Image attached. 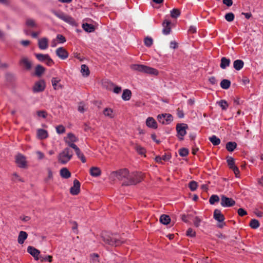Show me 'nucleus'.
<instances>
[{
  "instance_id": "nucleus-1",
  "label": "nucleus",
  "mask_w": 263,
  "mask_h": 263,
  "mask_svg": "<svg viewBox=\"0 0 263 263\" xmlns=\"http://www.w3.org/2000/svg\"><path fill=\"white\" fill-rule=\"evenodd\" d=\"M110 178L113 180L117 179L122 181L123 185H131L141 182L142 180V174L140 172L130 173L127 169L123 168L111 172Z\"/></svg>"
},
{
  "instance_id": "nucleus-2",
  "label": "nucleus",
  "mask_w": 263,
  "mask_h": 263,
  "mask_svg": "<svg viewBox=\"0 0 263 263\" xmlns=\"http://www.w3.org/2000/svg\"><path fill=\"white\" fill-rule=\"evenodd\" d=\"M102 240L106 245L117 247L121 245L123 241L119 238L117 234H108L103 233L101 236Z\"/></svg>"
},
{
  "instance_id": "nucleus-3",
  "label": "nucleus",
  "mask_w": 263,
  "mask_h": 263,
  "mask_svg": "<svg viewBox=\"0 0 263 263\" xmlns=\"http://www.w3.org/2000/svg\"><path fill=\"white\" fill-rule=\"evenodd\" d=\"M131 68L134 70L149 74L157 75L158 74V71L157 69L144 65L134 64L131 65Z\"/></svg>"
},
{
  "instance_id": "nucleus-4",
  "label": "nucleus",
  "mask_w": 263,
  "mask_h": 263,
  "mask_svg": "<svg viewBox=\"0 0 263 263\" xmlns=\"http://www.w3.org/2000/svg\"><path fill=\"white\" fill-rule=\"evenodd\" d=\"M73 154L70 148L66 147L58 156V161L61 164H66L72 157Z\"/></svg>"
},
{
  "instance_id": "nucleus-5",
  "label": "nucleus",
  "mask_w": 263,
  "mask_h": 263,
  "mask_svg": "<svg viewBox=\"0 0 263 263\" xmlns=\"http://www.w3.org/2000/svg\"><path fill=\"white\" fill-rule=\"evenodd\" d=\"M51 12L57 17L62 20L65 22L72 26L76 25V23L74 19L71 16L66 14L64 12L61 11H55L54 10H52Z\"/></svg>"
},
{
  "instance_id": "nucleus-6",
  "label": "nucleus",
  "mask_w": 263,
  "mask_h": 263,
  "mask_svg": "<svg viewBox=\"0 0 263 263\" xmlns=\"http://www.w3.org/2000/svg\"><path fill=\"white\" fill-rule=\"evenodd\" d=\"M19 65L25 71H29L33 68V62L27 57H22L19 61Z\"/></svg>"
},
{
  "instance_id": "nucleus-7",
  "label": "nucleus",
  "mask_w": 263,
  "mask_h": 263,
  "mask_svg": "<svg viewBox=\"0 0 263 263\" xmlns=\"http://www.w3.org/2000/svg\"><path fill=\"white\" fill-rule=\"evenodd\" d=\"M26 28L24 29V32L25 34L28 35L31 33V30L37 27V24L33 19L27 18L25 22Z\"/></svg>"
},
{
  "instance_id": "nucleus-8",
  "label": "nucleus",
  "mask_w": 263,
  "mask_h": 263,
  "mask_svg": "<svg viewBox=\"0 0 263 263\" xmlns=\"http://www.w3.org/2000/svg\"><path fill=\"white\" fill-rule=\"evenodd\" d=\"M36 58L40 62H44L49 66H51L54 64L53 61L50 58V56L47 54L42 53H35Z\"/></svg>"
},
{
  "instance_id": "nucleus-9",
  "label": "nucleus",
  "mask_w": 263,
  "mask_h": 263,
  "mask_svg": "<svg viewBox=\"0 0 263 263\" xmlns=\"http://www.w3.org/2000/svg\"><path fill=\"white\" fill-rule=\"evenodd\" d=\"M173 116L169 114L159 115L157 119L160 123L163 124H170L173 121Z\"/></svg>"
},
{
  "instance_id": "nucleus-10",
  "label": "nucleus",
  "mask_w": 263,
  "mask_h": 263,
  "mask_svg": "<svg viewBox=\"0 0 263 263\" xmlns=\"http://www.w3.org/2000/svg\"><path fill=\"white\" fill-rule=\"evenodd\" d=\"M220 204L223 207H231L235 204V201L231 198L221 195Z\"/></svg>"
},
{
  "instance_id": "nucleus-11",
  "label": "nucleus",
  "mask_w": 263,
  "mask_h": 263,
  "mask_svg": "<svg viewBox=\"0 0 263 263\" xmlns=\"http://www.w3.org/2000/svg\"><path fill=\"white\" fill-rule=\"evenodd\" d=\"M187 125L185 124H178L176 126V130L177 131L178 137L180 140L183 139L184 136L186 134V129Z\"/></svg>"
},
{
  "instance_id": "nucleus-12",
  "label": "nucleus",
  "mask_w": 263,
  "mask_h": 263,
  "mask_svg": "<svg viewBox=\"0 0 263 263\" xmlns=\"http://www.w3.org/2000/svg\"><path fill=\"white\" fill-rule=\"evenodd\" d=\"M78 139L72 133H68L67 136L65 138L66 143L72 148V145H76L74 143L78 141Z\"/></svg>"
},
{
  "instance_id": "nucleus-13",
  "label": "nucleus",
  "mask_w": 263,
  "mask_h": 263,
  "mask_svg": "<svg viewBox=\"0 0 263 263\" xmlns=\"http://www.w3.org/2000/svg\"><path fill=\"white\" fill-rule=\"evenodd\" d=\"M15 161L21 168H25L27 166L26 158L22 155L19 154L16 156Z\"/></svg>"
},
{
  "instance_id": "nucleus-14",
  "label": "nucleus",
  "mask_w": 263,
  "mask_h": 263,
  "mask_svg": "<svg viewBox=\"0 0 263 263\" xmlns=\"http://www.w3.org/2000/svg\"><path fill=\"white\" fill-rule=\"evenodd\" d=\"M57 55L62 60H65L68 57V53L66 50L63 47H59L57 49L56 51Z\"/></svg>"
},
{
  "instance_id": "nucleus-15",
  "label": "nucleus",
  "mask_w": 263,
  "mask_h": 263,
  "mask_svg": "<svg viewBox=\"0 0 263 263\" xmlns=\"http://www.w3.org/2000/svg\"><path fill=\"white\" fill-rule=\"evenodd\" d=\"M80 191V182L75 179L73 181V185L70 188V193L73 195H78Z\"/></svg>"
},
{
  "instance_id": "nucleus-16",
  "label": "nucleus",
  "mask_w": 263,
  "mask_h": 263,
  "mask_svg": "<svg viewBox=\"0 0 263 263\" xmlns=\"http://www.w3.org/2000/svg\"><path fill=\"white\" fill-rule=\"evenodd\" d=\"M27 252L30 254L36 260H39L40 251L32 246L27 248Z\"/></svg>"
},
{
  "instance_id": "nucleus-17",
  "label": "nucleus",
  "mask_w": 263,
  "mask_h": 263,
  "mask_svg": "<svg viewBox=\"0 0 263 263\" xmlns=\"http://www.w3.org/2000/svg\"><path fill=\"white\" fill-rule=\"evenodd\" d=\"M214 218L219 222H223L224 220V216L219 209H215L213 213Z\"/></svg>"
},
{
  "instance_id": "nucleus-18",
  "label": "nucleus",
  "mask_w": 263,
  "mask_h": 263,
  "mask_svg": "<svg viewBox=\"0 0 263 263\" xmlns=\"http://www.w3.org/2000/svg\"><path fill=\"white\" fill-rule=\"evenodd\" d=\"M171 22L167 20H165L162 23V26L163 27L162 29V33L164 35L169 34L171 31L170 27Z\"/></svg>"
},
{
  "instance_id": "nucleus-19",
  "label": "nucleus",
  "mask_w": 263,
  "mask_h": 263,
  "mask_svg": "<svg viewBox=\"0 0 263 263\" xmlns=\"http://www.w3.org/2000/svg\"><path fill=\"white\" fill-rule=\"evenodd\" d=\"M38 46L41 50L47 49L48 47V40L46 37L39 39L38 41Z\"/></svg>"
},
{
  "instance_id": "nucleus-20",
  "label": "nucleus",
  "mask_w": 263,
  "mask_h": 263,
  "mask_svg": "<svg viewBox=\"0 0 263 263\" xmlns=\"http://www.w3.org/2000/svg\"><path fill=\"white\" fill-rule=\"evenodd\" d=\"M72 148L74 150L76 155L81 161L83 163H85L86 159L84 154L81 152L80 148L76 145H72Z\"/></svg>"
},
{
  "instance_id": "nucleus-21",
  "label": "nucleus",
  "mask_w": 263,
  "mask_h": 263,
  "mask_svg": "<svg viewBox=\"0 0 263 263\" xmlns=\"http://www.w3.org/2000/svg\"><path fill=\"white\" fill-rule=\"evenodd\" d=\"M146 125L150 128L156 129L157 128V123L153 117H148L146 121Z\"/></svg>"
},
{
  "instance_id": "nucleus-22",
  "label": "nucleus",
  "mask_w": 263,
  "mask_h": 263,
  "mask_svg": "<svg viewBox=\"0 0 263 263\" xmlns=\"http://www.w3.org/2000/svg\"><path fill=\"white\" fill-rule=\"evenodd\" d=\"M89 173L92 177H97L101 175V171L99 167L93 166L90 168Z\"/></svg>"
},
{
  "instance_id": "nucleus-23",
  "label": "nucleus",
  "mask_w": 263,
  "mask_h": 263,
  "mask_svg": "<svg viewBox=\"0 0 263 263\" xmlns=\"http://www.w3.org/2000/svg\"><path fill=\"white\" fill-rule=\"evenodd\" d=\"M45 87V83H35L32 87V90L34 92H39L43 91Z\"/></svg>"
},
{
  "instance_id": "nucleus-24",
  "label": "nucleus",
  "mask_w": 263,
  "mask_h": 263,
  "mask_svg": "<svg viewBox=\"0 0 263 263\" xmlns=\"http://www.w3.org/2000/svg\"><path fill=\"white\" fill-rule=\"evenodd\" d=\"M230 63H231V60L230 59H228L226 57H222L221 59L220 67L221 69H224L227 67H228L230 66Z\"/></svg>"
},
{
  "instance_id": "nucleus-25",
  "label": "nucleus",
  "mask_w": 263,
  "mask_h": 263,
  "mask_svg": "<svg viewBox=\"0 0 263 263\" xmlns=\"http://www.w3.org/2000/svg\"><path fill=\"white\" fill-rule=\"evenodd\" d=\"M244 65V62L241 60H236L233 62V67L237 70H240Z\"/></svg>"
},
{
  "instance_id": "nucleus-26",
  "label": "nucleus",
  "mask_w": 263,
  "mask_h": 263,
  "mask_svg": "<svg viewBox=\"0 0 263 263\" xmlns=\"http://www.w3.org/2000/svg\"><path fill=\"white\" fill-rule=\"evenodd\" d=\"M103 114L105 117H107L110 119H112L115 117V114L114 112V111L110 108H105L103 110Z\"/></svg>"
},
{
  "instance_id": "nucleus-27",
  "label": "nucleus",
  "mask_w": 263,
  "mask_h": 263,
  "mask_svg": "<svg viewBox=\"0 0 263 263\" xmlns=\"http://www.w3.org/2000/svg\"><path fill=\"white\" fill-rule=\"evenodd\" d=\"M28 236L27 233L25 231H21L18 236V242L20 244H23L24 241L27 239Z\"/></svg>"
},
{
  "instance_id": "nucleus-28",
  "label": "nucleus",
  "mask_w": 263,
  "mask_h": 263,
  "mask_svg": "<svg viewBox=\"0 0 263 263\" xmlns=\"http://www.w3.org/2000/svg\"><path fill=\"white\" fill-rule=\"evenodd\" d=\"M37 137L40 139H44L47 138L48 135L46 130L43 129H39L37 131Z\"/></svg>"
},
{
  "instance_id": "nucleus-29",
  "label": "nucleus",
  "mask_w": 263,
  "mask_h": 263,
  "mask_svg": "<svg viewBox=\"0 0 263 263\" xmlns=\"http://www.w3.org/2000/svg\"><path fill=\"white\" fill-rule=\"evenodd\" d=\"M60 175L63 178L68 179L70 177L71 173L67 168L64 167L60 170Z\"/></svg>"
},
{
  "instance_id": "nucleus-30",
  "label": "nucleus",
  "mask_w": 263,
  "mask_h": 263,
  "mask_svg": "<svg viewBox=\"0 0 263 263\" xmlns=\"http://www.w3.org/2000/svg\"><path fill=\"white\" fill-rule=\"evenodd\" d=\"M45 71V68L41 65H37L35 68V75L41 76Z\"/></svg>"
},
{
  "instance_id": "nucleus-31",
  "label": "nucleus",
  "mask_w": 263,
  "mask_h": 263,
  "mask_svg": "<svg viewBox=\"0 0 263 263\" xmlns=\"http://www.w3.org/2000/svg\"><path fill=\"white\" fill-rule=\"evenodd\" d=\"M82 28L83 29L87 32H92L95 31V27L91 24L88 23H84L82 24Z\"/></svg>"
},
{
  "instance_id": "nucleus-32",
  "label": "nucleus",
  "mask_w": 263,
  "mask_h": 263,
  "mask_svg": "<svg viewBox=\"0 0 263 263\" xmlns=\"http://www.w3.org/2000/svg\"><path fill=\"white\" fill-rule=\"evenodd\" d=\"M132 96V92L129 89H125L123 90L122 98L125 101H128L130 100Z\"/></svg>"
},
{
  "instance_id": "nucleus-33",
  "label": "nucleus",
  "mask_w": 263,
  "mask_h": 263,
  "mask_svg": "<svg viewBox=\"0 0 263 263\" xmlns=\"http://www.w3.org/2000/svg\"><path fill=\"white\" fill-rule=\"evenodd\" d=\"M160 221L161 223H163V224H168L170 221L171 219L170 218V216L165 214H163L160 216Z\"/></svg>"
},
{
  "instance_id": "nucleus-34",
  "label": "nucleus",
  "mask_w": 263,
  "mask_h": 263,
  "mask_svg": "<svg viewBox=\"0 0 263 263\" xmlns=\"http://www.w3.org/2000/svg\"><path fill=\"white\" fill-rule=\"evenodd\" d=\"M210 142L215 146L218 145L220 143V139L216 137L215 135L209 137V138Z\"/></svg>"
},
{
  "instance_id": "nucleus-35",
  "label": "nucleus",
  "mask_w": 263,
  "mask_h": 263,
  "mask_svg": "<svg viewBox=\"0 0 263 263\" xmlns=\"http://www.w3.org/2000/svg\"><path fill=\"white\" fill-rule=\"evenodd\" d=\"M237 144L235 142H229L226 144V148L229 152H233Z\"/></svg>"
},
{
  "instance_id": "nucleus-36",
  "label": "nucleus",
  "mask_w": 263,
  "mask_h": 263,
  "mask_svg": "<svg viewBox=\"0 0 263 263\" xmlns=\"http://www.w3.org/2000/svg\"><path fill=\"white\" fill-rule=\"evenodd\" d=\"M81 72L83 76H87L89 74V70L88 66L85 64L81 65Z\"/></svg>"
},
{
  "instance_id": "nucleus-37",
  "label": "nucleus",
  "mask_w": 263,
  "mask_h": 263,
  "mask_svg": "<svg viewBox=\"0 0 263 263\" xmlns=\"http://www.w3.org/2000/svg\"><path fill=\"white\" fill-rule=\"evenodd\" d=\"M250 226L252 229H256L259 227V222L257 220L253 219L250 221Z\"/></svg>"
},
{
  "instance_id": "nucleus-38",
  "label": "nucleus",
  "mask_w": 263,
  "mask_h": 263,
  "mask_svg": "<svg viewBox=\"0 0 263 263\" xmlns=\"http://www.w3.org/2000/svg\"><path fill=\"white\" fill-rule=\"evenodd\" d=\"M144 43L146 47H149L153 44V40L152 37L147 36L144 39Z\"/></svg>"
},
{
  "instance_id": "nucleus-39",
  "label": "nucleus",
  "mask_w": 263,
  "mask_h": 263,
  "mask_svg": "<svg viewBox=\"0 0 263 263\" xmlns=\"http://www.w3.org/2000/svg\"><path fill=\"white\" fill-rule=\"evenodd\" d=\"M180 15V11L178 9H173L171 11V16L173 18H177L179 17Z\"/></svg>"
},
{
  "instance_id": "nucleus-40",
  "label": "nucleus",
  "mask_w": 263,
  "mask_h": 263,
  "mask_svg": "<svg viewBox=\"0 0 263 263\" xmlns=\"http://www.w3.org/2000/svg\"><path fill=\"white\" fill-rule=\"evenodd\" d=\"M227 161L228 165L230 169L235 166L234 159L232 157H228Z\"/></svg>"
},
{
  "instance_id": "nucleus-41",
  "label": "nucleus",
  "mask_w": 263,
  "mask_h": 263,
  "mask_svg": "<svg viewBox=\"0 0 263 263\" xmlns=\"http://www.w3.org/2000/svg\"><path fill=\"white\" fill-rule=\"evenodd\" d=\"M78 110L81 113H83L87 110V107L84 102H81L79 104Z\"/></svg>"
},
{
  "instance_id": "nucleus-42",
  "label": "nucleus",
  "mask_w": 263,
  "mask_h": 263,
  "mask_svg": "<svg viewBox=\"0 0 263 263\" xmlns=\"http://www.w3.org/2000/svg\"><path fill=\"white\" fill-rule=\"evenodd\" d=\"M219 201V197L216 195H213L209 199V202L211 204H214L215 202Z\"/></svg>"
},
{
  "instance_id": "nucleus-43",
  "label": "nucleus",
  "mask_w": 263,
  "mask_h": 263,
  "mask_svg": "<svg viewBox=\"0 0 263 263\" xmlns=\"http://www.w3.org/2000/svg\"><path fill=\"white\" fill-rule=\"evenodd\" d=\"M135 149L140 155H145L146 151L145 148L140 145H137L135 146ZM145 156V155H144Z\"/></svg>"
},
{
  "instance_id": "nucleus-44",
  "label": "nucleus",
  "mask_w": 263,
  "mask_h": 263,
  "mask_svg": "<svg viewBox=\"0 0 263 263\" xmlns=\"http://www.w3.org/2000/svg\"><path fill=\"white\" fill-rule=\"evenodd\" d=\"M235 16L232 12H229L226 14L224 16L225 19L229 22L233 21L234 19Z\"/></svg>"
},
{
  "instance_id": "nucleus-45",
  "label": "nucleus",
  "mask_w": 263,
  "mask_h": 263,
  "mask_svg": "<svg viewBox=\"0 0 263 263\" xmlns=\"http://www.w3.org/2000/svg\"><path fill=\"white\" fill-rule=\"evenodd\" d=\"M218 103L223 110H226L228 107L227 102L224 100H220Z\"/></svg>"
},
{
  "instance_id": "nucleus-46",
  "label": "nucleus",
  "mask_w": 263,
  "mask_h": 263,
  "mask_svg": "<svg viewBox=\"0 0 263 263\" xmlns=\"http://www.w3.org/2000/svg\"><path fill=\"white\" fill-rule=\"evenodd\" d=\"M39 259H40V261L42 262L44 261H48L49 262H51L52 260V256L51 255H47L43 257L40 255Z\"/></svg>"
},
{
  "instance_id": "nucleus-47",
  "label": "nucleus",
  "mask_w": 263,
  "mask_h": 263,
  "mask_svg": "<svg viewBox=\"0 0 263 263\" xmlns=\"http://www.w3.org/2000/svg\"><path fill=\"white\" fill-rule=\"evenodd\" d=\"M198 186L197 182L195 181H192L189 183V187L192 191H195Z\"/></svg>"
},
{
  "instance_id": "nucleus-48",
  "label": "nucleus",
  "mask_w": 263,
  "mask_h": 263,
  "mask_svg": "<svg viewBox=\"0 0 263 263\" xmlns=\"http://www.w3.org/2000/svg\"><path fill=\"white\" fill-rule=\"evenodd\" d=\"M179 154L182 157H185L189 154V150L185 148H182L179 149Z\"/></svg>"
},
{
  "instance_id": "nucleus-49",
  "label": "nucleus",
  "mask_w": 263,
  "mask_h": 263,
  "mask_svg": "<svg viewBox=\"0 0 263 263\" xmlns=\"http://www.w3.org/2000/svg\"><path fill=\"white\" fill-rule=\"evenodd\" d=\"M56 130L58 134H61L65 133V128L63 125H60L56 127Z\"/></svg>"
},
{
  "instance_id": "nucleus-50",
  "label": "nucleus",
  "mask_w": 263,
  "mask_h": 263,
  "mask_svg": "<svg viewBox=\"0 0 263 263\" xmlns=\"http://www.w3.org/2000/svg\"><path fill=\"white\" fill-rule=\"evenodd\" d=\"M196 233L192 229L189 228L186 231V235L191 237H193L195 236Z\"/></svg>"
},
{
  "instance_id": "nucleus-51",
  "label": "nucleus",
  "mask_w": 263,
  "mask_h": 263,
  "mask_svg": "<svg viewBox=\"0 0 263 263\" xmlns=\"http://www.w3.org/2000/svg\"><path fill=\"white\" fill-rule=\"evenodd\" d=\"M98 257H99V256L97 254H93L91 255V261L93 263H98L99 262Z\"/></svg>"
},
{
  "instance_id": "nucleus-52",
  "label": "nucleus",
  "mask_w": 263,
  "mask_h": 263,
  "mask_svg": "<svg viewBox=\"0 0 263 263\" xmlns=\"http://www.w3.org/2000/svg\"><path fill=\"white\" fill-rule=\"evenodd\" d=\"M37 115L39 117H41L43 118H45L47 117V114L46 111L44 110H40L37 111Z\"/></svg>"
},
{
  "instance_id": "nucleus-53",
  "label": "nucleus",
  "mask_w": 263,
  "mask_h": 263,
  "mask_svg": "<svg viewBox=\"0 0 263 263\" xmlns=\"http://www.w3.org/2000/svg\"><path fill=\"white\" fill-rule=\"evenodd\" d=\"M238 214L240 216H243L247 214V212L242 208H240L237 211Z\"/></svg>"
},
{
  "instance_id": "nucleus-54",
  "label": "nucleus",
  "mask_w": 263,
  "mask_h": 263,
  "mask_svg": "<svg viewBox=\"0 0 263 263\" xmlns=\"http://www.w3.org/2000/svg\"><path fill=\"white\" fill-rule=\"evenodd\" d=\"M201 221V219L199 217L196 216L194 220V224L195 226L196 227H198L200 225Z\"/></svg>"
},
{
  "instance_id": "nucleus-55",
  "label": "nucleus",
  "mask_w": 263,
  "mask_h": 263,
  "mask_svg": "<svg viewBox=\"0 0 263 263\" xmlns=\"http://www.w3.org/2000/svg\"><path fill=\"white\" fill-rule=\"evenodd\" d=\"M13 180L14 181L18 180L21 182L24 181V180L16 173H14L13 174Z\"/></svg>"
},
{
  "instance_id": "nucleus-56",
  "label": "nucleus",
  "mask_w": 263,
  "mask_h": 263,
  "mask_svg": "<svg viewBox=\"0 0 263 263\" xmlns=\"http://www.w3.org/2000/svg\"><path fill=\"white\" fill-rule=\"evenodd\" d=\"M57 39L60 43H64L66 41L65 37L61 34H58Z\"/></svg>"
},
{
  "instance_id": "nucleus-57",
  "label": "nucleus",
  "mask_w": 263,
  "mask_h": 263,
  "mask_svg": "<svg viewBox=\"0 0 263 263\" xmlns=\"http://www.w3.org/2000/svg\"><path fill=\"white\" fill-rule=\"evenodd\" d=\"M36 155L37 156V158L39 160H42L45 158V155H44V153H43L42 152H41L40 151H37L36 152Z\"/></svg>"
},
{
  "instance_id": "nucleus-58",
  "label": "nucleus",
  "mask_w": 263,
  "mask_h": 263,
  "mask_svg": "<svg viewBox=\"0 0 263 263\" xmlns=\"http://www.w3.org/2000/svg\"><path fill=\"white\" fill-rule=\"evenodd\" d=\"M231 169L233 170L236 177H238V175L239 174V170L238 168L236 166H235L234 167H232Z\"/></svg>"
},
{
  "instance_id": "nucleus-59",
  "label": "nucleus",
  "mask_w": 263,
  "mask_h": 263,
  "mask_svg": "<svg viewBox=\"0 0 263 263\" xmlns=\"http://www.w3.org/2000/svg\"><path fill=\"white\" fill-rule=\"evenodd\" d=\"M177 114L178 117L180 118H182L184 117V113L182 110L180 109V108H178L177 109Z\"/></svg>"
},
{
  "instance_id": "nucleus-60",
  "label": "nucleus",
  "mask_w": 263,
  "mask_h": 263,
  "mask_svg": "<svg viewBox=\"0 0 263 263\" xmlns=\"http://www.w3.org/2000/svg\"><path fill=\"white\" fill-rule=\"evenodd\" d=\"M52 86L55 90L62 88V85L60 83H52Z\"/></svg>"
},
{
  "instance_id": "nucleus-61",
  "label": "nucleus",
  "mask_w": 263,
  "mask_h": 263,
  "mask_svg": "<svg viewBox=\"0 0 263 263\" xmlns=\"http://www.w3.org/2000/svg\"><path fill=\"white\" fill-rule=\"evenodd\" d=\"M223 3L228 7H230L233 4L232 0H223Z\"/></svg>"
},
{
  "instance_id": "nucleus-62",
  "label": "nucleus",
  "mask_w": 263,
  "mask_h": 263,
  "mask_svg": "<svg viewBox=\"0 0 263 263\" xmlns=\"http://www.w3.org/2000/svg\"><path fill=\"white\" fill-rule=\"evenodd\" d=\"M178 47V44L175 41H172L170 43V48L173 49H176Z\"/></svg>"
},
{
  "instance_id": "nucleus-63",
  "label": "nucleus",
  "mask_w": 263,
  "mask_h": 263,
  "mask_svg": "<svg viewBox=\"0 0 263 263\" xmlns=\"http://www.w3.org/2000/svg\"><path fill=\"white\" fill-rule=\"evenodd\" d=\"M47 172H48V178L46 179L47 181L48 179H50L52 178V177H53L52 172L50 168H48L47 169Z\"/></svg>"
},
{
  "instance_id": "nucleus-64",
  "label": "nucleus",
  "mask_w": 263,
  "mask_h": 263,
  "mask_svg": "<svg viewBox=\"0 0 263 263\" xmlns=\"http://www.w3.org/2000/svg\"><path fill=\"white\" fill-rule=\"evenodd\" d=\"M196 31H197V29H196V27H195L194 26H191L189 29V31L192 33H194L196 32Z\"/></svg>"
}]
</instances>
